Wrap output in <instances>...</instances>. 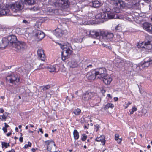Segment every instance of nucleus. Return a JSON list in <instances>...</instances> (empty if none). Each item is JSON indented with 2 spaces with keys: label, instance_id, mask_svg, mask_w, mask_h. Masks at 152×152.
<instances>
[{
  "label": "nucleus",
  "instance_id": "obj_1",
  "mask_svg": "<svg viewBox=\"0 0 152 152\" xmlns=\"http://www.w3.org/2000/svg\"><path fill=\"white\" fill-rule=\"evenodd\" d=\"M90 35L91 37L98 39H100L102 37L108 41L112 40L114 36L113 34L112 33L104 32L101 30L96 31L94 30L90 31Z\"/></svg>",
  "mask_w": 152,
  "mask_h": 152
},
{
  "label": "nucleus",
  "instance_id": "obj_2",
  "mask_svg": "<svg viewBox=\"0 0 152 152\" xmlns=\"http://www.w3.org/2000/svg\"><path fill=\"white\" fill-rule=\"evenodd\" d=\"M35 3V0H21L15 2L9 7L13 12H17L22 10L25 7V5H32Z\"/></svg>",
  "mask_w": 152,
  "mask_h": 152
},
{
  "label": "nucleus",
  "instance_id": "obj_3",
  "mask_svg": "<svg viewBox=\"0 0 152 152\" xmlns=\"http://www.w3.org/2000/svg\"><path fill=\"white\" fill-rule=\"evenodd\" d=\"M16 37L14 35H9L7 37L2 39L3 45L2 47L5 48L8 45L13 48V46L18 41Z\"/></svg>",
  "mask_w": 152,
  "mask_h": 152
},
{
  "label": "nucleus",
  "instance_id": "obj_4",
  "mask_svg": "<svg viewBox=\"0 0 152 152\" xmlns=\"http://www.w3.org/2000/svg\"><path fill=\"white\" fill-rule=\"evenodd\" d=\"M114 5V9L116 13H119L121 10L124 8L126 6V3L122 0H110Z\"/></svg>",
  "mask_w": 152,
  "mask_h": 152
},
{
  "label": "nucleus",
  "instance_id": "obj_5",
  "mask_svg": "<svg viewBox=\"0 0 152 152\" xmlns=\"http://www.w3.org/2000/svg\"><path fill=\"white\" fill-rule=\"evenodd\" d=\"M152 37L149 35L145 36V41L142 42L140 47L145 49L148 50V51L152 50Z\"/></svg>",
  "mask_w": 152,
  "mask_h": 152
},
{
  "label": "nucleus",
  "instance_id": "obj_6",
  "mask_svg": "<svg viewBox=\"0 0 152 152\" xmlns=\"http://www.w3.org/2000/svg\"><path fill=\"white\" fill-rule=\"evenodd\" d=\"M26 43L25 42L20 41H18L13 46L14 50L18 52L23 50L26 48Z\"/></svg>",
  "mask_w": 152,
  "mask_h": 152
},
{
  "label": "nucleus",
  "instance_id": "obj_7",
  "mask_svg": "<svg viewBox=\"0 0 152 152\" xmlns=\"http://www.w3.org/2000/svg\"><path fill=\"white\" fill-rule=\"evenodd\" d=\"M61 49L62 50V54L63 55L66 54L65 56L69 55H70L72 53V48L68 42L64 43V44L62 45L61 47Z\"/></svg>",
  "mask_w": 152,
  "mask_h": 152
},
{
  "label": "nucleus",
  "instance_id": "obj_8",
  "mask_svg": "<svg viewBox=\"0 0 152 152\" xmlns=\"http://www.w3.org/2000/svg\"><path fill=\"white\" fill-rule=\"evenodd\" d=\"M102 10L104 12H103L105 13H106L107 14H108L109 12H110L111 15V16L112 17V19H120L121 18L119 17V15L117 14H116L115 12L113 10H111L107 6V4H104V7H102ZM111 17V16H110Z\"/></svg>",
  "mask_w": 152,
  "mask_h": 152
},
{
  "label": "nucleus",
  "instance_id": "obj_9",
  "mask_svg": "<svg viewBox=\"0 0 152 152\" xmlns=\"http://www.w3.org/2000/svg\"><path fill=\"white\" fill-rule=\"evenodd\" d=\"M2 0H0V15H9L10 13V10L9 6L7 7V6H4Z\"/></svg>",
  "mask_w": 152,
  "mask_h": 152
},
{
  "label": "nucleus",
  "instance_id": "obj_10",
  "mask_svg": "<svg viewBox=\"0 0 152 152\" xmlns=\"http://www.w3.org/2000/svg\"><path fill=\"white\" fill-rule=\"evenodd\" d=\"M97 75V78L100 79L107 74L106 69L104 67L99 68L94 70Z\"/></svg>",
  "mask_w": 152,
  "mask_h": 152
},
{
  "label": "nucleus",
  "instance_id": "obj_11",
  "mask_svg": "<svg viewBox=\"0 0 152 152\" xmlns=\"http://www.w3.org/2000/svg\"><path fill=\"white\" fill-rule=\"evenodd\" d=\"M95 94L94 93L87 91L83 94L82 99L86 102H88L91 99H94Z\"/></svg>",
  "mask_w": 152,
  "mask_h": 152
},
{
  "label": "nucleus",
  "instance_id": "obj_12",
  "mask_svg": "<svg viewBox=\"0 0 152 152\" xmlns=\"http://www.w3.org/2000/svg\"><path fill=\"white\" fill-rule=\"evenodd\" d=\"M111 15L110 12H109L107 14L104 12H100L96 15L95 18L99 19H104L105 20H107L108 19H112V17L110 16Z\"/></svg>",
  "mask_w": 152,
  "mask_h": 152
},
{
  "label": "nucleus",
  "instance_id": "obj_13",
  "mask_svg": "<svg viewBox=\"0 0 152 152\" xmlns=\"http://www.w3.org/2000/svg\"><path fill=\"white\" fill-rule=\"evenodd\" d=\"M6 80L7 81H10V83L15 84H16V83L18 82L19 81V79L18 75H11L8 76L6 77Z\"/></svg>",
  "mask_w": 152,
  "mask_h": 152
},
{
  "label": "nucleus",
  "instance_id": "obj_14",
  "mask_svg": "<svg viewBox=\"0 0 152 152\" xmlns=\"http://www.w3.org/2000/svg\"><path fill=\"white\" fill-rule=\"evenodd\" d=\"M55 5L56 7L62 8H66L68 6V4L66 1L64 0H59L58 1L55 3Z\"/></svg>",
  "mask_w": 152,
  "mask_h": 152
},
{
  "label": "nucleus",
  "instance_id": "obj_15",
  "mask_svg": "<svg viewBox=\"0 0 152 152\" xmlns=\"http://www.w3.org/2000/svg\"><path fill=\"white\" fill-rule=\"evenodd\" d=\"M103 81L104 83L107 85H109L112 80L111 77L107 74L102 77V78L100 79Z\"/></svg>",
  "mask_w": 152,
  "mask_h": 152
},
{
  "label": "nucleus",
  "instance_id": "obj_16",
  "mask_svg": "<svg viewBox=\"0 0 152 152\" xmlns=\"http://www.w3.org/2000/svg\"><path fill=\"white\" fill-rule=\"evenodd\" d=\"M65 31L62 30L58 27L56 28L54 31L53 33L58 37H61L65 33Z\"/></svg>",
  "mask_w": 152,
  "mask_h": 152
},
{
  "label": "nucleus",
  "instance_id": "obj_17",
  "mask_svg": "<svg viewBox=\"0 0 152 152\" xmlns=\"http://www.w3.org/2000/svg\"><path fill=\"white\" fill-rule=\"evenodd\" d=\"M86 76L89 80H94L95 78H97V75L94 70L88 73Z\"/></svg>",
  "mask_w": 152,
  "mask_h": 152
},
{
  "label": "nucleus",
  "instance_id": "obj_18",
  "mask_svg": "<svg viewBox=\"0 0 152 152\" xmlns=\"http://www.w3.org/2000/svg\"><path fill=\"white\" fill-rule=\"evenodd\" d=\"M143 28L149 32L152 33V25L148 22L144 23L143 25Z\"/></svg>",
  "mask_w": 152,
  "mask_h": 152
},
{
  "label": "nucleus",
  "instance_id": "obj_19",
  "mask_svg": "<svg viewBox=\"0 0 152 152\" xmlns=\"http://www.w3.org/2000/svg\"><path fill=\"white\" fill-rule=\"evenodd\" d=\"M35 35L37 39V41L41 40L45 36L44 33L40 30L36 31Z\"/></svg>",
  "mask_w": 152,
  "mask_h": 152
},
{
  "label": "nucleus",
  "instance_id": "obj_20",
  "mask_svg": "<svg viewBox=\"0 0 152 152\" xmlns=\"http://www.w3.org/2000/svg\"><path fill=\"white\" fill-rule=\"evenodd\" d=\"M37 52L39 58L42 61H44L45 59V56L43 50L41 49H39Z\"/></svg>",
  "mask_w": 152,
  "mask_h": 152
},
{
  "label": "nucleus",
  "instance_id": "obj_21",
  "mask_svg": "<svg viewBox=\"0 0 152 152\" xmlns=\"http://www.w3.org/2000/svg\"><path fill=\"white\" fill-rule=\"evenodd\" d=\"M117 62L115 63V66L118 68H121L125 65V61L124 60L119 59L117 61Z\"/></svg>",
  "mask_w": 152,
  "mask_h": 152
},
{
  "label": "nucleus",
  "instance_id": "obj_22",
  "mask_svg": "<svg viewBox=\"0 0 152 152\" xmlns=\"http://www.w3.org/2000/svg\"><path fill=\"white\" fill-rule=\"evenodd\" d=\"M91 5L93 7L97 8L101 6L102 4L98 1L95 0L92 2Z\"/></svg>",
  "mask_w": 152,
  "mask_h": 152
},
{
  "label": "nucleus",
  "instance_id": "obj_23",
  "mask_svg": "<svg viewBox=\"0 0 152 152\" xmlns=\"http://www.w3.org/2000/svg\"><path fill=\"white\" fill-rule=\"evenodd\" d=\"M78 65V63L75 60H72L70 63V67L72 68L77 67Z\"/></svg>",
  "mask_w": 152,
  "mask_h": 152
},
{
  "label": "nucleus",
  "instance_id": "obj_24",
  "mask_svg": "<svg viewBox=\"0 0 152 152\" xmlns=\"http://www.w3.org/2000/svg\"><path fill=\"white\" fill-rule=\"evenodd\" d=\"M151 62V59L150 58L148 61H144V62L142 64L141 66L142 68H145L148 67L150 64H152V62Z\"/></svg>",
  "mask_w": 152,
  "mask_h": 152
},
{
  "label": "nucleus",
  "instance_id": "obj_25",
  "mask_svg": "<svg viewBox=\"0 0 152 152\" xmlns=\"http://www.w3.org/2000/svg\"><path fill=\"white\" fill-rule=\"evenodd\" d=\"M95 140L97 141H101L103 145H104L105 142V140L104 139V137L103 136V137L101 136L99 137H97L96 139Z\"/></svg>",
  "mask_w": 152,
  "mask_h": 152
},
{
  "label": "nucleus",
  "instance_id": "obj_26",
  "mask_svg": "<svg viewBox=\"0 0 152 152\" xmlns=\"http://www.w3.org/2000/svg\"><path fill=\"white\" fill-rule=\"evenodd\" d=\"M47 69L50 72H55L56 71V66H50L47 67Z\"/></svg>",
  "mask_w": 152,
  "mask_h": 152
},
{
  "label": "nucleus",
  "instance_id": "obj_27",
  "mask_svg": "<svg viewBox=\"0 0 152 152\" xmlns=\"http://www.w3.org/2000/svg\"><path fill=\"white\" fill-rule=\"evenodd\" d=\"M73 134L75 140L78 139L79 138V133L77 130L75 129L74 130Z\"/></svg>",
  "mask_w": 152,
  "mask_h": 152
},
{
  "label": "nucleus",
  "instance_id": "obj_28",
  "mask_svg": "<svg viewBox=\"0 0 152 152\" xmlns=\"http://www.w3.org/2000/svg\"><path fill=\"white\" fill-rule=\"evenodd\" d=\"M50 88V85H47L46 86H42L41 88H42L44 91H45L46 92L47 90L49 89Z\"/></svg>",
  "mask_w": 152,
  "mask_h": 152
},
{
  "label": "nucleus",
  "instance_id": "obj_29",
  "mask_svg": "<svg viewBox=\"0 0 152 152\" xmlns=\"http://www.w3.org/2000/svg\"><path fill=\"white\" fill-rule=\"evenodd\" d=\"M119 136L118 134H115V140L117 141L118 143H121L122 140L121 138H119Z\"/></svg>",
  "mask_w": 152,
  "mask_h": 152
},
{
  "label": "nucleus",
  "instance_id": "obj_30",
  "mask_svg": "<svg viewBox=\"0 0 152 152\" xmlns=\"http://www.w3.org/2000/svg\"><path fill=\"white\" fill-rule=\"evenodd\" d=\"M73 113L75 115H79L81 113V110L80 109L77 108L76 109L74 110Z\"/></svg>",
  "mask_w": 152,
  "mask_h": 152
},
{
  "label": "nucleus",
  "instance_id": "obj_31",
  "mask_svg": "<svg viewBox=\"0 0 152 152\" xmlns=\"http://www.w3.org/2000/svg\"><path fill=\"white\" fill-rule=\"evenodd\" d=\"M114 107V105L113 104L110 103H108L105 105L104 108L106 109H108L110 107L112 108Z\"/></svg>",
  "mask_w": 152,
  "mask_h": 152
},
{
  "label": "nucleus",
  "instance_id": "obj_32",
  "mask_svg": "<svg viewBox=\"0 0 152 152\" xmlns=\"http://www.w3.org/2000/svg\"><path fill=\"white\" fill-rule=\"evenodd\" d=\"M122 45L124 48L127 49L129 47L130 44L128 42H125L123 43Z\"/></svg>",
  "mask_w": 152,
  "mask_h": 152
},
{
  "label": "nucleus",
  "instance_id": "obj_33",
  "mask_svg": "<svg viewBox=\"0 0 152 152\" xmlns=\"http://www.w3.org/2000/svg\"><path fill=\"white\" fill-rule=\"evenodd\" d=\"M139 4L138 3H135L132 4V8L133 9H137L139 6Z\"/></svg>",
  "mask_w": 152,
  "mask_h": 152
},
{
  "label": "nucleus",
  "instance_id": "obj_34",
  "mask_svg": "<svg viewBox=\"0 0 152 152\" xmlns=\"http://www.w3.org/2000/svg\"><path fill=\"white\" fill-rule=\"evenodd\" d=\"M93 64H90L87 65L86 67L85 68V70L86 71H87L89 69H91L92 68L93 65H94Z\"/></svg>",
  "mask_w": 152,
  "mask_h": 152
},
{
  "label": "nucleus",
  "instance_id": "obj_35",
  "mask_svg": "<svg viewBox=\"0 0 152 152\" xmlns=\"http://www.w3.org/2000/svg\"><path fill=\"white\" fill-rule=\"evenodd\" d=\"M6 115H5V114H4L0 116V119L2 121H5L6 120Z\"/></svg>",
  "mask_w": 152,
  "mask_h": 152
},
{
  "label": "nucleus",
  "instance_id": "obj_36",
  "mask_svg": "<svg viewBox=\"0 0 152 152\" xmlns=\"http://www.w3.org/2000/svg\"><path fill=\"white\" fill-rule=\"evenodd\" d=\"M31 146V143L30 142H28V144H26L24 146V148L25 149L27 148L28 147H30Z\"/></svg>",
  "mask_w": 152,
  "mask_h": 152
},
{
  "label": "nucleus",
  "instance_id": "obj_37",
  "mask_svg": "<svg viewBox=\"0 0 152 152\" xmlns=\"http://www.w3.org/2000/svg\"><path fill=\"white\" fill-rule=\"evenodd\" d=\"M83 137L81 138V140L83 141H85L86 139L87 136L85 134H83L82 135Z\"/></svg>",
  "mask_w": 152,
  "mask_h": 152
},
{
  "label": "nucleus",
  "instance_id": "obj_38",
  "mask_svg": "<svg viewBox=\"0 0 152 152\" xmlns=\"http://www.w3.org/2000/svg\"><path fill=\"white\" fill-rule=\"evenodd\" d=\"M62 55V58L61 59L62 60L64 61L67 58H68V56L67 55L66 56H65V55H66V54H64L63 55H62Z\"/></svg>",
  "mask_w": 152,
  "mask_h": 152
},
{
  "label": "nucleus",
  "instance_id": "obj_39",
  "mask_svg": "<svg viewBox=\"0 0 152 152\" xmlns=\"http://www.w3.org/2000/svg\"><path fill=\"white\" fill-rule=\"evenodd\" d=\"M1 145L2 148H3L4 147H5L6 148H7V142H2Z\"/></svg>",
  "mask_w": 152,
  "mask_h": 152
},
{
  "label": "nucleus",
  "instance_id": "obj_40",
  "mask_svg": "<svg viewBox=\"0 0 152 152\" xmlns=\"http://www.w3.org/2000/svg\"><path fill=\"white\" fill-rule=\"evenodd\" d=\"M125 61V65H126V64H127V65H128V64H129V65H132V63L130 61Z\"/></svg>",
  "mask_w": 152,
  "mask_h": 152
},
{
  "label": "nucleus",
  "instance_id": "obj_41",
  "mask_svg": "<svg viewBox=\"0 0 152 152\" xmlns=\"http://www.w3.org/2000/svg\"><path fill=\"white\" fill-rule=\"evenodd\" d=\"M53 142V141L52 140H47V141H45V142L46 143V144H47V145H49V143H50V142Z\"/></svg>",
  "mask_w": 152,
  "mask_h": 152
},
{
  "label": "nucleus",
  "instance_id": "obj_42",
  "mask_svg": "<svg viewBox=\"0 0 152 152\" xmlns=\"http://www.w3.org/2000/svg\"><path fill=\"white\" fill-rule=\"evenodd\" d=\"M46 97L50 98L51 97V94L48 92H46Z\"/></svg>",
  "mask_w": 152,
  "mask_h": 152
},
{
  "label": "nucleus",
  "instance_id": "obj_43",
  "mask_svg": "<svg viewBox=\"0 0 152 152\" xmlns=\"http://www.w3.org/2000/svg\"><path fill=\"white\" fill-rule=\"evenodd\" d=\"M2 130L4 131V133H6L7 132V128H5L4 127H3L2 128Z\"/></svg>",
  "mask_w": 152,
  "mask_h": 152
},
{
  "label": "nucleus",
  "instance_id": "obj_44",
  "mask_svg": "<svg viewBox=\"0 0 152 152\" xmlns=\"http://www.w3.org/2000/svg\"><path fill=\"white\" fill-rule=\"evenodd\" d=\"M121 28L119 26V25L115 27V29L116 30H120Z\"/></svg>",
  "mask_w": 152,
  "mask_h": 152
},
{
  "label": "nucleus",
  "instance_id": "obj_45",
  "mask_svg": "<svg viewBox=\"0 0 152 152\" xmlns=\"http://www.w3.org/2000/svg\"><path fill=\"white\" fill-rule=\"evenodd\" d=\"M131 103L130 102H128L127 104H126V106H124V107L125 109L127 108V107H128V106Z\"/></svg>",
  "mask_w": 152,
  "mask_h": 152
},
{
  "label": "nucleus",
  "instance_id": "obj_46",
  "mask_svg": "<svg viewBox=\"0 0 152 152\" xmlns=\"http://www.w3.org/2000/svg\"><path fill=\"white\" fill-rule=\"evenodd\" d=\"M94 126L95 127L97 128V129H99L100 127V125L98 124H96Z\"/></svg>",
  "mask_w": 152,
  "mask_h": 152
},
{
  "label": "nucleus",
  "instance_id": "obj_47",
  "mask_svg": "<svg viewBox=\"0 0 152 152\" xmlns=\"http://www.w3.org/2000/svg\"><path fill=\"white\" fill-rule=\"evenodd\" d=\"M47 149L48 151H51V148L49 146H47Z\"/></svg>",
  "mask_w": 152,
  "mask_h": 152
},
{
  "label": "nucleus",
  "instance_id": "obj_48",
  "mask_svg": "<svg viewBox=\"0 0 152 152\" xmlns=\"http://www.w3.org/2000/svg\"><path fill=\"white\" fill-rule=\"evenodd\" d=\"M137 110V108L135 107H133L132 109V110L134 112L136 111Z\"/></svg>",
  "mask_w": 152,
  "mask_h": 152
},
{
  "label": "nucleus",
  "instance_id": "obj_49",
  "mask_svg": "<svg viewBox=\"0 0 152 152\" xmlns=\"http://www.w3.org/2000/svg\"><path fill=\"white\" fill-rule=\"evenodd\" d=\"M19 141L21 142H22L23 141V138L22 137H20L19 138Z\"/></svg>",
  "mask_w": 152,
  "mask_h": 152
},
{
  "label": "nucleus",
  "instance_id": "obj_50",
  "mask_svg": "<svg viewBox=\"0 0 152 152\" xmlns=\"http://www.w3.org/2000/svg\"><path fill=\"white\" fill-rule=\"evenodd\" d=\"M139 91L141 94H142L144 92L143 90H142L141 88H139Z\"/></svg>",
  "mask_w": 152,
  "mask_h": 152
},
{
  "label": "nucleus",
  "instance_id": "obj_51",
  "mask_svg": "<svg viewBox=\"0 0 152 152\" xmlns=\"http://www.w3.org/2000/svg\"><path fill=\"white\" fill-rule=\"evenodd\" d=\"M145 2L147 3H149L151 1V0H143Z\"/></svg>",
  "mask_w": 152,
  "mask_h": 152
},
{
  "label": "nucleus",
  "instance_id": "obj_52",
  "mask_svg": "<svg viewBox=\"0 0 152 152\" xmlns=\"http://www.w3.org/2000/svg\"><path fill=\"white\" fill-rule=\"evenodd\" d=\"M23 23H26V24L28 23V22L26 20H23Z\"/></svg>",
  "mask_w": 152,
  "mask_h": 152
},
{
  "label": "nucleus",
  "instance_id": "obj_53",
  "mask_svg": "<svg viewBox=\"0 0 152 152\" xmlns=\"http://www.w3.org/2000/svg\"><path fill=\"white\" fill-rule=\"evenodd\" d=\"M4 125H5V127H4L5 128H7V127H9V126L8 125H7V124H6V123H4Z\"/></svg>",
  "mask_w": 152,
  "mask_h": 152
},
{
  "label": "nucleus",
  "instance_id": "obj_54",
  "mask_svg": "<svg viewBox=\"0 0 152 152\" xmlns=\"http://www.w3.org/2000/svg\"><path fill=\"white\" fill-rule=\"evenodd\" d=\"M39 130L40 132L42 133L43 134V131L42 130V129L41 128H39Z\"/></svg>",
  "mask_w": 152,
  "mask_h": 152
},
{
  "label": "nucleus",
  "instance_id": "obj_55",
  "mask_svg": "<svg viewBox=\"0 0 152 152\" xmlns=\"http://www.w3.org/2000/svg\"><path fill=\"white\" fill-rule=\"evenodd\" d=\"M103 45L104 47H106V48L109 47V46H108V45H106L103 44Z\"/></svg>",
  "mask_w": 152,
  "mask_h": 152
},
{
  "label": "nucleus",
  "instance_id": "obj_56",
  "mask_svg": "<svg viewBox=\"0 0 152 152\" xmlns=\"http://www.w3.org/2000/svg\"><path fill=\"white\" fill-rule=\"evenodd\" d=\"M0 111L1 113H3L4 112V110L3 108H1L0 109Z\"/></svg>",
  "mask_w": 152,
  "mask_h": 152
},
{
  "label": "nucleus",
  "instance_id": "obj_57",
  "mask_svg": "<svg viewBox=\"0 0 152 152\" xmlns=\"http://www.w3.org/2000/svg\"><path fill=\"white\" fill-rule=\"evenodd\" d=\"M12 133L11 132L8 133L6 134L7 136H10V135Z\"/></svg>",
  "mask_w": 152,
  "mask_h": 152
},
{
  "label": "nucleus",
  "instance_id": "obj_58",
  "mask_svg": "<svg viewBox=\"0 0 152 152\" xmlns=\"http://www.w3.org/2000/svg\"><path fill=\"white\" fill-rule=\"evenodd\" d=\"M84 121V118H81V123H83V121Z\"/></svg>",
  "mask_w": 152,
  "mask_h": 152
},
{
  "label": "nucleus",
  "instance_id": "obj_59",
  "mask_svg": "<svg viewBox=\"0 0 152 152\" xmlns=\"http://www.w3.org/2000/svg\"><path fill=\"white\" fill-rule=\"evenodd\" d=\"M3 45V41H2V43L1 45H0V48H3V49L5 48H3L2 47V45Z\"/></svg>",
  "mask_w": 152,
  "mask_h": 152
},
{
  "label": "nucleus",
  "instance_id": "obj_60",
  "mask_svg": "<svg viewBox=\"0 0 152 152\" xmlns=\"http://www.w3.org/2000/svg\"><path fill=\"white\" fill-rule=\"evenodd\" d=\"M78 91H76L75 92V94L76 95H78Z\"/></svg>",
  "mask_w": 152,
  "mask_h": 152
},
{
  "label": "nucleus",
  "instance_id": "obj_61",
  "mask_svg": "<svg viewBox=\"0 0 152 152\" xmlns=\"http://www.w3.org/2000/svg\"><path fill=\"white\" fill-rule=\"evenodd\" d=\"M33 152H35L36 151V149L35 148H33L31 149Z\"/></svg>",
  "mask_w": 152,
  "mask_h": 152
},
{
  "label": "nucleus",
  "instance_id": "obj_62",
  "mask_svg": "<svg viewBox=\"0 0 152 152\" xmlns=\"http://www.w3.org/2000/svg\"><path fill=\"white\" fill-rule=\"evenodd\" d=\"M114 100L115 101H118V99L117 97H115L114 98Z\"/></svg>",
  "mask_w": 152,
  "mask_h": 152
},
{
  "label": "nucleus",
  "instance_id": "obj_63",
  "mask_svg": "<svg viewBox=\"0 0 152 152\" xmlns=\"http://www.w3.org/2000/svg\"><path fill=\"white\" fill-rule=\"evenodd\" d=\"M107 96L110 98H112V97L109 94H107Z\"/></svg>",
  "mask_w": 152,
  "mask_h": 152
},
{
  "label": "nucleus",
  "instance_id": "obj_64",
  "mask_svg": "<svg viewBox=\"0 0 152 152\" xmlns=\"http://www.w3.org/2000/svg\"><path fill=\"white\" fill-rule=\"evenodd\" d=\"M4 114H5V115H6V116L7 117L9 113H8L6 112Z\"/></svg>",
  "mask_w": 152,
  "mask_h": 152
}]
</instances>
